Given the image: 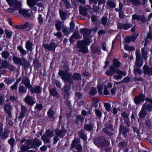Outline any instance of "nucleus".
Masks as SVG:
<instances>
[{"instance_id":"obj_62","label":"nucleus","mask_w":152,"mask_h":152,"mask_svg":"<svg viewBox=\"0 0 152 152\" xmlns=\"http://www.w3.org/2000/svg\"><path fill=\"white\" fill-rule=\"evenodd\" d=\"M95 112L97 116L99 117H100L102 116V113L99 110H95Z\"/></svg>"},{"instance_id":"obj_49","label":"nucleus","mask_w":152,"mask_h":152,"mask_svg":"<svg viewBox=\"0 0 152 152\" xmlns=\"http://www.w3.org/2000/svg\"><path fill=\"white\" fill-rule=\"evenodd\" d=\"M27 0L28 4V5L30 7H33L36 4V2L33 0Z\"/></svg>"},{"instance_id":"obj_6","label":"nucleus","mask_w":152,"mask_h":152,"mask_svg":"<svg viewBox=\"0 0 152 152\" xmlns=\"http://www.w3.org/2000/svg\"><path fill=\"white\" fill-rule=\"evenodd\" d=\"M80 141L79 139H74L72 142V147H75L77 150H81L82 147L80 144Z\"/></svg>"},{"instance_id":"obj_9","label":"nucleus","mask_w":152,"mask_h":152,"mask_svg":"<svg viewBox=\"0 0 152 152\" xmlns=\"http://www.w3.org/2000/svg\"><path fill=\"white\" fill-rule=\"evenodd\" d=\"M56 44L53 43H51L50 45L45 44L43 45L45 49H47L50 51H54L56 47H57Z\"/></svg>"},{"instance_id":"obj_54","label":"nucleus","mask_w":152,"mask_h":152,"mask_svg":"<svg viewBox=\"0 0 152 152\" xmlns=\"http://www.w3.org/2000/svg\"><path fill=\"white\" fill-rule=\"evenodd\" d=\"M132 20H139L140 19V16L136 14H134L132 15Z\"/></svg>"},{"instance_id":"obj_11","label":"nucleus","mask_w":152,"mask_h":152,"mask_svg":"<svg viewBox=\"0 0 152 152\" xmlns=\"http://www.w3.org/2000/svg\"><path fill=\"white\" fill-rule=\"evenodd\" d=\"M138 36L135 35H132L130 36H127L124 39V41L125 42L128 43L132 41L134 42L135 40Z\"/></svg>"},{"instance_id":"obj_1","label":"nucleus","mask_w":152,"mask_h":152,"mask_svg":"<svg viewBox=\"0 0 152 152\" xmlns=\"http://www.w3.org/2000/svg\"><path fill=\"white\" fill-rule=\"evenodd\" d=\"M92 42V40L90 39H89V42H87L86 40L79 41L78 42V44L79 48H80V49L79 50V51L84 53L88 52V48L85 45H88Z\"/></svg>"},{"instance_id":"obj_45","label":"nucleus","mask_w":152,"mask_h":152,"mask_svg":"<svg viewBox=\"0 0 152 152\" xmlns=\"http://www.w3.org/2000/svg\"><path fill=\"white\" fill-rule=\"evenodd\" d=\"M79 135L84 140H86V135L84 133L83 130H82L79 132Z\"/></svg>"},{"instance_id":"obj_22","label":"nucleus","mask_w":152,"mask_h":152,"mask_svg":"<svg viewBox=\"0 0 152 152\" xmlns=\"http://www.w3.org/2000/svg\"><path fill=\"white\" fill-rule=\"evenodd\" d=\"M113 127V126L112 125H110V128L107 127H106V128L103 129V132L107 134L109 136H111L113 134V133L110 132L111 131V128Z\"/></svg>"},{"instance_id":"obj_60","label":"nucleus","mask_w":152,"mask_h":152,"mask_svg":"<svg viewBox=\"0 0 152 152\" xmlns=\"http://www.w3.org/2000/svg\"><path fill=\"white\" fill-rule=\"evenodd\" d=\"M104 106L106 110L109 111L110 109V104L108 103H104Z\"/></svg>"},{"instance_id":"obj_12","label":"nucleus","mask_w":152,"mask_h":152,"mask_svg":"<svg viewBox=\"0 0 152 152\" xmlns=\"http://www.w3.org/2000/svg\"><path fill=\"white\" fill-rule=\"evenodd\" d=\"M144 73L149 75H152V68H150L148 65H144L143 67Z\"/></svg>"},{"instance_id":"obj_32","label":"nucleus","mask_w":152,"mask_h":152,"mask_svg":"<svg viewBox=\"0 0 152 152\" xmlns=\"http://www.w3.org/2000/svg\"><path fill=\"white\" fill-rule=\"evenodd\" d=\"M50 95L55 96L56 97H58L59 95L57 91L55 89H52L50 90Z\"/></svg>"},{"instance_id":"obj_42","label":"nucleus","mask_w":152,"mask_h":152,"mask_svg":"<svg viewBox=\"0 0 152 152\" xmlns=\"http://www.w3.org/2000/svg\"><path fill=\"white\" fill-rule=\"evenodd\" d=\"M66 12H64L62 11H60V14L61 18L62 20H65L66 19Z\"/></svg>"},{"instance_id":"obj_39","label":"nucleus","mask_w":152,"mask_h":152,"mask_svg":"<svg viewBox=\"0 0 152 152\" xmlns=\"http://www.w3.org/2000/svg\"><path fill=\"white\" fill-rule=\"evenodd\" d=\"M81 75L79 74L75 73L74 74L73 76V79L74 80H78L81 79Z\"/></svg>"},{"instance_id":"obj_57","label":"nucleus","mask_w":152,"mask_h":152,"mask_svg":"<svg viewBox=\"0 0 152 152\" xmlns=\"http://www.w3.org/2000/svg\"><path fill=\"white\" fill-rule=\"evenodd\" d=\"M97 93V91L96 88H92L91 91L89 93L90 95H94L96 93Z\"/></svg>"},{"instance_id":"obj_36","label":"nucleus","mask_w":152,"mask_h":152,"mask_svg":"<svg viewBox=\"0 0 152 152\" xmlns=\"http://www.w3.org/2000/svg\"><path fill=\"white\" fill-rule=\"evenodd\" d=\"M55 113L54 111L52 110L51 109H49L48 112V115L49 117L54 119V115Z\"/></svg>"},{"instance_id":"obj_17","label":"nucleus","mask_w":152,"mask_h":152,"mask_svg":"<svg viewBox=\"0 0 152 152\" xmlns=\"http://www.w3.org/2000/svg\"><path fill=\"white\" fill-rule=\"evenodd\" d=\"M42 144L41 141L39 140H36L34 142H32L31 141V144L32 148H35L36 146L39 147Z\"/></svg>"},{"instance_id":"obj_48","label":"nucleus","mask_w":152,"mask_h":152,"mask_svg":"<svg viewBox=\"0 0 152 152\" xmlns=\"http://www.w3.org/2000/svg\"><path fill=\"white\" fill-rule=\"evenodd\" d=\"M18 49L22 54L25 55L26 54V50L21 46L18 47Z\"/></svg>"},{"instance_id":"obj_35","label":"nucleus","mask_w":152,"mask_h":152,"mask_svg":"<svg viewBox=\"0 0 152 152\" xmlns=\"http://www.w3.org/2000/svg\"><path fill=\"white\" fill-rule=\"evenodd\" d=\"M50 138L45 134L42 137V139L45 143H48L50 142Z\"/></svg>"},{"instance_id":"obj_34","label":"nucleus","mask_w":152,"mask_h":152,"mask_svg":"<svg viewBox=\"0 0 152 152\" xmlns=\"http://www.w3.org/2000/svg\"><path fill=\"white\" fill-rule=\"evenodd\" d=\"M113 65L117 68H118L121 65V63L117 59H114L113 61Z\"/></svg>"},{"instance_id":"obj_40","label":"nucleus","mask_w":152,"mask_h":152,"mask_svg":"<svg viewBox=\"0 0 152 152\" xmlns=\"http://www.w3.org/2000/svg\"><path fill=\"white\" fill-rule=\"evenodd\" d=\"M84 129L87 131L91 130L94 128V126L92 124H86L84 126Z\"/></svg>"},{"instance_id":"obj_14","label":"nucleus","mask_w":152,"mask_h":152,"mask_svg":"<svg viewBox=\"0 0 152 152\" xmlns=\"http://www.w3.org/2000/svg\"><path fill=\"white\" fill-rule=\"evenodd\" d=\"M143 64V60L142 58H137L136 59V61L134 63V66H136L138 68H140Z\"/></svg>"},{"instance_id":"obj_59","label":"nucleus","mask_w":152,"mask_h":152,"mask_svg":"<svg viewBox=\"0 0 152 152\" xmlns=\"http://www.w3.org/2000/svg\"><path fill=\"white\" fill-rule=\"evenodd\" d=\"M15 142V140L13 138L10 139L8 140L9 143L12 146H13L14 145Z\"/></svg>"},{"instance_id":"obj_28","label":"nucleus","mask_w":152,"mask_h":152,"mask_svg":"<svg viewBox=\"0 0 152 152\" xmlns=\"http://www.w3.org/2000/svg\"><path fill=\"white\" fill-rule=\"evenodd\" d=\"M13 60L14 62L16 64H22V60L20 58L16 56L13 57Z\"/></svg>"},{"instance_id":"obj_55","label":"nucleus","mask_w":152,"mask_h":152,"mask_svg":"<svg viewBox=\"0 0 152 152\" xmlns=\"http://www.w3.org/2000/svg\"><path fill=\"white\" fill-rule=\"evenodd\" d=\"M63 1L65 4V6L66 8H69L71 7L70 4L67 0H63Z\"/></svg>"},{"instance_id":"obj_50","label":"nucleus","mask_w":152,"mask_h":152,"mask_svg":"<svg viewBox=\"0 0 152 152\" xmlns=\"http://www.w3.org/2000/svg\"><path fill=\"white\" fill-rule=\"evenodd\" d=\"M133 26L132 24L130 23H124V30H128Z\"/></svg>"},{"instance_id":"obj_7","label":"nucleus","mask_w":152,"mask_h":152,"mask_svg":"<svg viewBox=\"0 0 152 152\" xmlns=\"http://www.w3.org/2000/svg\"><path fill=\"white\" fill-rule=\"evenodd\" d=\"M24 100L25 103L31 106H32L35 103L34 99L33 97L30 96L28 95L24 99Z\"/></svg>"},{"instance_id":"obj_19","label":"nucleus","mask_w":152,"mask_h":152,"mask_svg":"<svg viewBox=\"0 0 152 152\" xmlns=\"http://www.w3.org/2000/svg\"><path fill=\"white\" fill-rule=\"evenodd\" d=\"M115 67L112 65L110 66V70H108L106 72V74L108 76H112L115 72Z\"/></svg>"},{"instance_id":"obj_52","label":"nucleus","mask_w":152,"mask_h":152,"mask_svg":"<svg viewBox=\"0 0 152 152\" xmlns=\"http://www.w3.org/2000/svg\"><path fill=\"white\" fill-rule=\"evenodd\" d=\"M1 55L3 58L7 59L9 56L10 54L7 52L4 51L2 52Z\"/></svg>"},{"instance_id":"obj_51","label":"nucleus","mask_w":152,"mask_h":152,"mask_svg":"<svg viewBox=\"0 0 152 152\" xmlns=\"http://www.w3.org/2000/svg\"><path fill=\"white\" fill-rule=\"evenodd\" d=\"M62 30L64 34L67 35H68L71 32H72L71 30L66 28H64Z\"/></svg>"},{"instance_id":"obj_47","label":"nucleus","mask_w":152,"mask_h":152,"mask_svg":"<svg viewBox=\"0 0 152 152\" xmlns=\"http://www.w3.org/2000/svg\"><path fill=\"white\" fill-rule=\"evenodd\" d=\"M1 67L2 68H7L9 65V63L5 60L2 61V62H1Z\"/></svg>"},{"instance_id":"obj_5","label":"nucleus","mask_w":152,"mask_h":152,"mask_svg":"<svg viewBox=\"0 0 152 152\" xmlns=\"http://www.w3.org/2000/svg\"><path fill=\"white\" fill-rule=\"evenodd\" d=\"M91 30L86 28H84L83 29H81L80 30V32L83 35L84 39V40H86L87 42H89V39L91 40L87 37V36H89L91 34Z\"/></svg>"},{"instance_id":"obj_16","label":"nucleus","mask_w":152,"mask_h":152,"mask_svg":"<svg viewBox=\"0 0 152 152\" xmlns=\"http://www.w3.org/2000/svg\"><path fill=\"white\" fill-rule=\"evenodd\" d=\"M42 88L39 86H37L35 87L30 88V91L32 93H41Z\"/></svg>"},{"instance_id":"obj_58","label":"nucleus","mask_w":152,"mask_h":152,"mask_svg":"<svg viewBox=\"0 0 152 152\" xmlns=\"http://www.w3.org/2000/svg\"><path fill=\"white\" fill-rule=\"evenodd\" d=\"M33 64L34 67L37 68L40 65L37 59H35L33 61Z\"/></svg>"},{"instance_id":"obj_56","label":"nucleus","mask_w":152,"mask_h":152,"mask_svg":"<svg viewBox=\"0 0 152 152\" xmlns=\"http://www.w3.org/2000/svg\"><path fill=\"white\" fill-rule=\"evenodd\" d=\"M5 33H6L7 37L8 38H10L12 35V32L9 31H5Z\"/></svg>"},{"instance_id":"obj_15","label":"nucleus","mask_w":152,"mask_h":152,"mask_svg":"<svg viewBox=\"0 0 152 152\" xmlns=\"http://www.w3.org/2000/svg\"><path fill=\"white\" fill-rule=\"evenodd\" d=\"M66 132V131L64 129L61 130L56 129L55 131V134L56 135L62 137L65 135Z\"/></svg>"},{"instance_id":"obj_38","label":"nucleus","mask_w":152,"mask_h":152,"mask_svg":"<svg viewBox=\"0 0 152 152\" xmlns=\"http://www.w3.org/2000/svg\"><path fill=\"white\" fill-rule=\"evenodd\" d=\"M129 1L132 4V5L137 6L140 4V0H129Z\"/></svg>"},{"instance_id":"obj_13","label":"nucleus","mask_w":152,"mask_h":152,"mask_svg":"<svg viewBox=\"0 0 152 152\" xmlns=\"http://www.w3.org/2000/svg\"><path fill=\"white\" fill-rule=\"evenodd\" d=\"M22 83L27 88L29 89L32 87V86L30 84V80L27 78L23 79L22 80Z\"/></svg>"},{"instance_id":"obj_64","label":"nucleus","mask_w":152,"mask_h":152,"mask_svg":"<svg viewBox=\"0 0 152 152\" xmlns=\"http://www.w3.org/2000/svg\"><path fill=\"white\" fill-rule=\"evenodd\" d=\"M135 54L136 58H141L140 51L138 50H136Z\"/></svg>"},{"instance_id":"obj_25","label":"nucleus","mask_w":152,"mask_h":152,"mask_svg":"<svg viewBox=\"0 0 152 152\" xmlns=\"http://www.w3.org/2000/svg\"><path fill=\"white\" fill-rule=\"evenodd\" d=\"M145 110L150 112L152 110V105L148 104L147 102H145L142 105Z\"/></svg>"},{"instance_id":"obj_63","label":"nucleus","mask_w":152,"mask_h":152,"mask_svg":"<svg viewBox=\"0 0 152 152\" xmlns=\"http://www.w3.org/2000/svg\"><path fill=\"white\" fill-rule=\"evenodd\" d=\"M145 124L148 127H150L151 126V122L150 120H147L145 122Z\"/></svg>"},{"instance_id":"obj_20","label":"nucleus","mask_w":152,"mask_h":152,"mask_svg":"<svg viewBox=\"0 0 152 152\" xmlns=\"http://www.w3.org/2000/svg\"><path fill=\"white\" fill-rule=\"evenodd\" d=\"M147 114V112L143 106H142V109L139 114V116L140 118H143L145 117Z\"/></svg>"},{"instance_id":"obj_8","label":"nucleus","mask_w":152,"mask_h":152,"mask_svg":"<svg viewBox=\"0 0 152 152\" xmlns=\"http://www.w3.org/2000/svg\"><path fill=\"white\" fill-rule=\"evenodd\" d=\"M25 145H22L21 147V149L22 151H26L27 150L32 148L31 145V140H27L25 142Z\"/></svg>"},{"instance_id":"obj_23","label":"nucleus","mask_w":152,"mask_h":152,"mask_svg":"<svg viewBox=\"0 0 152 152\" xmlns=\"http://www.w3.org/2000/svg\"><path fill=\"white\" fill-rule=\"evenodd\" d=\"M99 143L100 145L102 146H107L105 148V150H106V151H107L109 150L110 148L109 146L110 145V144L108 141H106L104 140L102 143L100 142H99Z\"/></svg>"},{"instance_id":"obj_3","label":"nucleus","mask_w":152,"mask_h":152,"mask_svg":"<svg viewBox=\"0 0 152 152\" xmlns=\"http://www.w3.org/2000/svg\"><path fill=\"white\" fill-rule=\"evenodd\" d=\"M9 4L13 7L14 10H17L21 7L20 3L16 0H6Z\"/></svg>"},{"instance_id":"obj_4","label":"nucleus","mask_w":152,"mask_h":152,"mask_svg":"<svg viewBox=\"0 0 152 152\" xmlns=\"http://www.w3.org/2000/svg\"><path fill=\"white\" fill-rule=\"evenodd\" d=\"M58 74L61 77V78L63 80L66 81H69L70 80V77L72 75L71 73H67L66 72L63 70L59 71Z\"/></svg>"},{"instance_id":"obj_37","label":"nucleus","mask_w":152,"mask_h":152,"mask_svg":"<svg viewBox=\"0 0 152 152\" xmlns=\"http://www.w3.org/2000/svg\"><path fill=\"white\" fill-rule=\"evenodd\" d=\"M22 63V64L21 65L24 66V67L27 66L29 65V63L27 61L26 59L24 58H21Z\"/></svg>"},{"instance_id":"obj_46","label":"nucleus","mask_w":152,"mask_h":152,"mask_svg":"<svg viewBox=\"0 0 152 152\" xmlns=\"http://www.w3.org/2000/svg\"><path fill=\"white\" fill-rule=\"evenodd\" d=\"M62 22L61 21H57L55 24V26L57 30L59 31L61 29V25Z\"/></svg>"},{"instance_id":"obj_41","label":"nucleus","mask_w":152,"mask_h":152,"mask_svg":"<svg viewBox=\"0 0 152 152\" xmlns=\"http://www.w3.org/2000/svg\"><path fill=\"white\" fill-rule=\"evenodd\" d=\"M124 49L130 51H132L134 49V47L133 46H130L128 45H125L124 46Z\"/></svg>"},{"instance_id":"obj_21","label":"nucleus","mask_w":152,"mask_h":152,"mask_svg":"<svg viewBox=\"0 0 152 152\" xmlns=\"http://www.w3.org/2000/svg\"><path fill=\"white\" fill-rule=\"evenodd\" d=\"M12 109V107L9 104H7L4 105V110L6 111L9 116H10L11 115L10 112Z\"/></svg>"},{"instance_id":"obj_27","label":"nucleus","mask_w":152,"mask_h":152,"mask_svg":"<svg viewBox=\"0 0 152 152\" xmlns=\"http://www.w3.org/2000/svg\"><path fill=\"white\" fill-rule=\"evenodd\" d=\"M91 49L92 51L94 53H98L100 51V49L99 47H94L93 45L91 46Z\"/></svg>"},{"instance_id":"obj_43","label":"nucleus","mask_w":152,"mask_h":152,"mask_svg":"<svg viewBox=\"0 0 152 152\" xmlns=\"http://www.w3.org/2000/svg\"><path fill=\"white\" fill-rule=\"evenodd\" d=\"M80 37H81L78 33V32L75 31L73 35L72 36L71 39L74 38L79 39Z\"/></svg>"},{"instance_id":"obj_61","label":"nucleus","mask_w":152,"mask_h":152,"mask_svg":"<svg viewBox=\"0 0 152 152\" xmlns=\"http://www.w3.org/2000/svg\"><path fill=\"white\" fill-rule=\"evenodd\" d=\"M145 100H146V102H147V104H148V103L149 102V104L152 105V98H148V97L145 98Z\"/></svg>"},{"instance_id":"obj_24","label":"nucleus","mask_w":152,"mask_h":152,"mask_svg":"<svg viewBox=\"0 0 152 152\" xmlns=\"http://www.w3.org/2000/svg\"><path fill=\"white\" fill-rule=\"evenodd\" d=\"M34 45L33 44L29 41H27L26 44V48L28 50L31 51L32 50V48Z\"/></svg>"},{"instance_id":"obj_33","label":"nucleus","mask_w":152,"mask_h":152,"mask_svg":"<svg viewBox=\"0 0 152 152\" xmlns=\"http://www.w3.org/2000/svg\"><path fill=\"white\" fill-rule=\"evenodd\" d=\"M54 132L50 130H47L45 132V134L49 137L50 138L52 137L53 136Z\"/></svg>"},{"instance_id":"obj_30","label":"nucleus","mask_w":152,"mask_h":152,"mask_svg":"<svg viewBox=\"0 0 152 152\" xmlns=\"http://www.w3.org/2000/svg\"><path fill=\"white\" fill-rule=\"evenodd\" d=\"M134 69L133 70L134 74L136 76L137 75H140L142 73V71L141 70L140 68H134Z\"/></svg>"},{"instance_id":"obj_26","label":"nucleus","mask_w":152,"mask_h":152,"mask_svg":"<svg viewBox=\"0 0 152 152\" xmlns=\"http://www.w3.org/2000/svg\"><path fill=\"white\" fill-rule=\"evenodd\" d=\"M23 85L20 86L18 89L19 92L20 94H25L27 92V89Z\"/></svg>"},{"instance_id":"obj_2","label":"nucleus","mask_w":152,"mask_h":152,"mask_svg":"<svg viewBox=\"0 0 152 152\" xmlns=\"http://www.w3.org/2000/svg\"><path fill=\"white\" fill-rule=\"evenodd\" d=\"M145 96L144 94L141 93L139 95L136 96L134 99V103L136 105L140 104L145 100Z\"/></svg>"},{"instance_id":"obj_44","label":"nucleus","mask_w":152,"mask_h":152,"mask_svg":"<svg viewBox=\"0 0 152 152\" xmlns=\"http://www.w3.org/2000/svg\"><path fill=\"white\" fill-rule=\"evenodd\" d=\"M122 8H123V4L122 3H120L119 4V9L121 10L119 12V16L121 18H123L124 17V14H123V12L122 11Z\"/></svg>"},{"instance_id":"obj_53","label":"nucleus","mask_w":152,"mask_h":152,"mask_svg":"<svg viewBox=\"0 0 152 152\" xmlns=\"http://www.w3.org/2000/svg\"><path fill=\"white\" fill-rule=\"evenodd\" d=\"M107 4L111 8H114L115 6V3L110 1H108Z\"/></svg>"},{"instance_id":"obj_31","label":"nucleus","mask_w":152,"mask_h":152,"mask_svg":"<svg viewBox=\"0 0 152 152\" xmlns=\"http://www.w3.org/2000/svg\"><path fill=\"white\" fill-rule=\"evenodd\" d=\"M141 54L142 57L145 60H146L147 58L148 53L146 51H145V49L144 48L141 49Z\"/></svg>"},{"instance_id":"obj_29","label":"nucleus","mask_w":152,"mask_h":152,"mask_svg":"<svg viewBox=\"0 0 152 152\" xmlns=\"http://www.w3.org/2000/svg\"><path fill=\"white\" fill-rule=\"evenodd\" d=\"M79 11L80 13L84 16H85L87 15V9L85 8H83L82 6H80L79 7Z\"/></svg>"},{"instance_id":"obj_18","label":"nucleus","mask_w":152,"mask_h":152,"mask_svg":"<svg viewBox=\"0 0 152 152\" xmlns=\"http://www.w3.org/2000/svg\"><path fill=\"white\" fill-rule=\"evenodd\" d=\"M9 133V131L7 130H5L4 132H0V136H1V138L3 140L6 139L8 137V134Z\"/></svg>"},{"instance_id":"obj_10","label":"nucleus","mask_w":152,"mask_h":152,"mask_svg":"<svg viewBox=\"0 0 152 152\" xmlns=\"http://www.w3.org/2000/svg\"><path fill=\"white\" fill-rule=\"evenodd\" d=\"M29 11V10L25 9H20L18 10V12L20 14L27 18H30L31 17L30 14L28 13Z\"/></svg>"}]
</instances>
